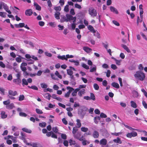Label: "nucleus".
<instances>
[{
    "label": "nucleus",
    "instance_id": "nucleus-10",
    "mask_svg": "<svg viewBox=\"0 0 147 147\" xmlns=\"http://www.w3.org/2000/svg\"><path fill=\"white\" fill-rule=\"evenodd\" d=\"M96 71V66L95 65L91 66L90 67V72H95Z\"/></svg>",
    "mask_w": 147,
    "mask_h": 147
},
{
    "label": "nucleus",
    "instance_id": "nucleus-51",
    "mask_svg": "<svg viewBox=\"0 0 147 147\" xmlns=\"http://www.w3.org/2000/svg\"><path fill=\"white\" fill-rule=\"evenodd\" d=\"M36 113L38 114H42L43 113L42 111L38 109H36Z\"/></svg>",
    "mask_w": 147,
    "mask_h": 147
},
{
    "label": "nucleus",
    "instance_id": "nucleus-39",
    "mask_svg": "<svg viewBox=\"0 0 147 147\" xmlns=\"http://www.w3.org/2000/svg\"><path fill=\"white\" fill-rule=\"evenodd\" d=\"M69 5H67L64 7V11L66 12H68L69 11Z\"/></svg>",
    "mask_w": 147,
    "mask_h": 147
},
{
    "label": "nucleus",
    "instance_id": "nucleus-20",
    "mask_svg": "<svg viewBox=\"0 0 147 147\" xmlns=\"http://www.w3.org/2000/svg\"><path fill=\"white\" fill-rule=\"evenodd\" d=\"M66 57V55H63L62 56H61L60 55H59L57 57V58L59 59H61L62 60H67V58Z\"/></svg>",
    "mask_w": 147,
    "mask_h": 147
},
{
    "label": "nucleus",
    "instance_id": "nucleus-21",
    "mask_svg": "<svg viewBox=\"0 0 147 147\" xmlns=\"http://www.w3.org/2000/svg\"><path fill=\"white\" fill-rule=\"evenodd\" d=\"M111 85L114 87L116 88H119V84L117 83L113 82L111 84Z\"/></svg>",
    "mask_w": 147,
    "mask_h": 147
},
{
    "label": "nucleus",
    "instance_id": "nucleus-57",
    "mask_svg": "<svg viewBox=\"0 0 147 147\" xmlns=\"http://www.w3.org/2000/svg\"><path fill=\"white\" fill-rule=\"evenodd\" d=\"M81 134L80 133H78L77 134H74L73 135V136L74 137L77 139V138L75 136L78 137V138H79L81 136Z\"/></svg>",
    "mask_w": 147,
    "mask_h": 147
},
{
    "label": "nucleus",
    "instance_id": "nucleus-46",
    "mask_svg": "<svg viewBox=\"0 0 147 147\" xmlns=\"http://www.w3.org/2000/svg\"><path fill=\"white\" fill-rule=\"evenodd\" d=\"M24 98V96L23 95H20L19 97V100L21 101L23 100Z\"/></svg>",
    "mask_w": 147,
    "mask_h": 147
},
{
    "label": "nucleus",
    "instance_id": "nucleus-28",
    "mask_svg": "<svg viewBox=\"0 0 147 147\" xmlns=\"http://www.w3.org/2000/svg\"><path fill=\"white\" fill-rule=\"evenodd\" d=\"M60 15V13L59 12H56L55 14V16L56 19H60L59 16Z\"/></svg>",
    "mask_w": 147,
    "mask_h": 147
},
{
    "label": "nucleus",
    "instance_id": "nucleus-31",
    "mask_svg": "<svg viewBox=\"0 0 147 147\" xmlns=\"http://www.w3.org/2000/svg\"><path fill=\"white\" fill-rule=\"evenodd\" d=\"M131 106L132 107L136 108L137 107V105L136 103L133 101H131Z\"/></svg>",
    "mask_w": 147,
    "mask_h": 147
},
{
    "label": "nucleus",
    "instance_id": "nucleus-9",
    "mask_svg": "<svg viewBox=\"0 0 147 147\" xmlns=\"http://www.w3.org/2000/svg\"><path fill=\"white\" fill-rule=\"evenodd\" d=\"M78 114L80 116L84 117V115L86 114V113L82 109H79L78 111Z\"/></svg>",
    "mask_w": 147,
    "mask_h": 147
},
{
    "label": "nucleus",
    "instance_id": "nucleus-54",
    "mask_svg": "<svg viewBox=\"0 0 147 147\" xmlns=\"http://www.w3.org/2000/svg\"><path fill=\"white\" fill-rule=\"evenodd\" d=\"M54 9L56 11H60L61 9V8L60 6L55 7Z\"/></svg>",
    "mask_w": 147,
    "mask_h": 147
},
{
    "label": "nucleus",
    "instance_id": "nucleus-23",
    "mask_svg": "<svg viewBox=\"0 0 147 147\" xmlns=\"http://www.w3.org/2000/svg\"><path fill=\"white\" fill-rule=\"evenodd\" d=\"M34 7H35L36 9L39 11H40L41 10V7L37 3H34Z\"/></svg>",
    "mask_w": 147,
    "mask_h": 147
},
{
    "label": "nucleus",
    "instance_id": "nucleus-6",
    "mask_svg": "<svg viewBox=\"0 0 147 147\" xmlns=\"http://www.w3.org/2000/svg\"><path fill=\"white\" fill-rule=\"evenodd\" d=\"M8 94L9 95L14 96L17 94V92L16 91H13L11 90H9L8 91Z\"/></svg>",
    "mask_w": 147,
    "mask_h": 147
},
{
    "label": "nucleus",
    "instance_id": "nucleus-8",
    "mask_svg": "<svg viewBox=\"0 0 147 147\" xmlns=\"http://www.w3.org/2000/svg\"><path fill=\"white\" fill-rule=\"evenodd\" d=\"M6 108L8 109H12L15 107V106L13 103L9 104L8 105L6 106Z\"/></svg>",
    "mask_w": 147,
    "mask_h": 147
},
{
    "label": "nucleus",
    "instance_id": "nucleus-25",
    "mask_svg": "<svg viewBox=\"0 0 147 147\" xmlns=\"http://www.w3.org/2000/svg\"><path fill=\"white\" fill-rule=\"evenodd\" d=\"M74 90V91L71 94L73 96H76L77 95V92L79 91L76 88Z\"/></svg>",
    "mask_w": 147,
    "mask_h": 147
},
{
    "label": "nucleus",
    "instance_id": "nucleus-12",
    "mask_svg": "<svg viewBox=\"0 0 147 147\" xmlns=\"http://www.w3.org/2000/svg\"><path fill=\"white\" fill-rule=\"evenodd\" d=\"M32 11L31 9L26 10L25 12V14L26 15L28 16H30L32 14Z\"/></svg>",
    "mask_w": 147,
    "mask_h": 147
},
{
    "label": "nucleus",
    "instance_id": "nucleus-11",
    "mask_svg": "<svg viewBox=\"0 0 147 147\" xmlns=\"http://www.w3.org/2000/svg\"><path fill=\"white\" fill-rule=\"evenodd\" d=\"M110 10L111 12H112L113 13H115L116 14H118L119 12L117 9L115 7L113 6H110Z\"/></svg>",
    "mask_w": 147,
    "mask_h": 147
},
{
    "label": "nucleus",
    "instance_id": "nucleus-27",
    "mask_svg": "<svg viewBox=\"0 0 147 147\" xmlns=\"http://www.w3.org/2000/svg\"><path fill=\"white\" fill-rule=\"evenodd\" d=\"M77 125L78 128H79L81 126V123L80 120L79 119H77L76 120Z\"/></svg>",
    "mask_w": 147,
    "mask_h": 147
},
{
    "label": "nucleus",
    "instance_id": "nucleus-44",
    "mask_svg": "<svg viewBox=\"0 0 147 147\" xmlns=\"http://www.w3.org/2000/svg\"><path fill=\"white\" fill-rule=\"evenodd\" d=\"M16 61L18 63H20L22 61L21 57L19 56V57H17L16 58Z\"/></svg>",
    "mask_w": 147,
    "mask_h": 147
},
{
    "label": "nucleus",
    "instance_id": "nucleus-16",
    "mask_svg": "<svg viewBox=\"0 0 147 147\" xmlns=\"http://www.w3.org/2000/svg\"><path fill=\"white\" fill-rule=\"evenodd\" d=\"M13 81V82L17 84H19L21 82V80L20 78L14 79Z\"/></svg>",
    "mask_w": 147,
    "mask_h": 147
},
{
    "label": "nucleus",
    "instance_id": "nucleus-14",
    "mask_svg": "<svg viewBox=\"0 0 147 147\" xmlns=\"http://www.w3.org/2000/svg\"><path fill=\"white\" fill-rule=\"evenodd\" d=\"M92 136L94 138H98L99 136V134L98 132L96 131H94L92 134Z\"/></svg>",
    "mask_w": 147,
    "mask_h": 147
},
{
    "label": "nucleus",
    "instance_id": "nucleus-42",
    "mask_svg": "<svg viewBox=\"0 0 147 147\" xmlns=\"http://www.w3.org/2000/svg\"><path fill=\"white\" fill-rule=\"evenodd\" d=\"M6 13L3 12H0V16L3 18H5Z\"/></svg>",
    "mask_w": 147,
    "mask_h": 147
},
{
    "label": "nucleus",
    "instance_id": "nucleus-45",
    "mask_svg": "<svg viewBox=\"0 0 147 147\" xmlns=\"http://www.w3.org/2000/svg\"><path fill=\"white\" fill-rule=\"evenodd\" d=\"M51 78L55 80H58V79L55 76V75L53 73L51 74Z\"/></svg>",
    "mask_w": 147,
    "mask_h": 147
},
{
    "label": "nucleus",
    "instance_id": "nucleus-59",
    "mask_svg": "<svg viewBox=\"0 0 147 147\" xmlns=\"http://www.w3.org/2000/svg\"><path fill=\"white\" fill-rule=\"evenodd\" d=\"M52 130L53 132L55 133H57L58 132V130L57 127H53L52 128Z\"/></svg>",
    "mask_w": 147,
    "mask_h": 147
},
{
    "label": "nucleus",
    "instance_id": "nucleus-56",
    "mask_svg": "<svg viewBox=\"0 0 147 147\" xmlns=\"http://www.w3.org/2000/svg\"><path fill=\"white\" fill-rule=\"evenodd\" d=\"M115 61L117 65H120V63L121 61L122 60H118L116 59L115 60Z\"/></svg>",
    "mask_w": 147,
    "mask_h": 147
},
{
    "label": "nucleus",
    "instance_id": "nucleus-19",
    "mask_svg": "<svg viewBox=\"0 0 147 147\" xmlns=\"http://www.w3.org/2000/svg\"><path fill=\"white\" fill-rule=\"evenodd\" d=\"M113 141L116 143H117L120 144L122 143V141L121 140V139L119 137H117L116 139H114Z\"/></svg>",
    "mask_w": 147,
    "mask_h": 147
},
{
    "label": "nucleus",
    "instance_id": "nucleus-4",
    "mask_svg": "<svg viewBox=\"0 0 147 147\" xmlns=\"http://www.w3.org/2000/svg\"><path fill=\"white\" fill-rule=\"evenodd\" d=\"M67 90H68L69 91L65 94L64 96L65 97L67 98L69 97L70 94L72 91H73L74 90V89L72 88L69 86L67 87Z\"/></svg>",
    "mask_w": 147,
    "mask_h": 147
},
{
    "label": "nucleus",
    "instance_id": "nucleus-7",
    "mask_svg": "<svg viewBox=\"0 0 147 147\" xmlns=\"http://www.w3.org/2000/svg\"><path fill=\"white\" fill-rule=\"evenodd\" d=\"M107 140L105 138L102 139L100 141V144L101 145H105L107 144Z\"/></svg>",
    "mask_w": 147,
    "mask_h": 147
},
{
    "label": "nucleus",
    "instance_id": "nucleus-62",
    "mask_svg": "<svg viewBox=\"0 0 147 147\" xmlns=\"http://www.w3.org/2000/svg\"><path fill=\"white\" fill-rule=\"evenodd\" d=\"M100 117L101 118H105L107 117V115L103 113H101L100 115Z\"/></svg>",
    "mask_w": 147,
    "mask_h": 147
},
{
    "label": "nucleus",
    "instance_id": "nucleus-64",
    "mask_svg": "<svg viewBox=\"0 0 147 147\" xmlns=\"http://www.w3.org/2000/svg\"><path fill=\"white\" fill-rule=\"evenodd\" d=\"M142 104L144 107L146 108H147V104L146 103L145 101L143 100L142 102Z\"/></svg>",
    "mask_w": 147,
    "mask_h": 147
},
{
    "label": "nucleus",
    "instance_id": "nucleus-18",
    "mask_svg": "<svg viewBox=\"0 0 147 147\" xmlns=\"http://www.w3.org/2000/svg\"><path fill=\"white\" fill-rule=\"evenodd\" d=\"M66 16L67 18V22L73 20V17L71 15L69 14H67Z\"/></svg>",
    "mask_w": 147,
    "mask_h": 147
},
{
    "label": "nucleus",
    "instance_id": "nucleus-50",
    "mask_svg": "<svg viewBox=\"0 0 147 147\" xmlns=\"http://www.w3.org/2000/svg\"><path fill=\"white\" fill-rule=\"evenodd\" d=\"M41 87L42 88H47V85L45 83H42L40 84Z\"/></svg>",
    "mask_w": 147,
    "mask_h": 147
},
{
    "label": "nucleus",
    "instance_id": "nucleus-41",
    "mask_svg": "<svg viewBox=\"0 0 147 147\" xmlns=\"http://www.w3.org/2000/svg\"><path fill=\"white\" fill-rule=\"evenodd\" d=\"M82 65L83 67L86 69H89V67L88 65H86V64L84 63H82Z\"/></svg>",
    "mask_w": 147,
    "mask_h": 147
},
{
    "label": "nucleus",
    "instance_id": "nucleus-49",
    "mask_svg": "<svg viewBox=\"0 0 147 147\" xmlns=\"http://www.w3.org/2000/svg\"><path fill=\"white\" fill-rule=\"evenodd\" d=\"M86 86L85 85H80L79 86L78 88H77L78 90V91H79V90L81 88H85L86 87Z\"/></svg>",
    "mask_w": 147,
    "mask_h": 147
},
{
    "label": "nucleus",
    "instance_id": "nucleus-17",
    "mask_svg": "<svg viewBox=\"0 0 147 147\" xmlns=\"http://www.w3.org/2000/svg\"><path fill=\"white\" fill-rule=\"evenodd\" d=\"M121 46L128 53H130V51L126 45L122 44L121 45Z\"/></svg>",
    "mask_w": 147,
    "mask_h": 147
},
{
    "label": "nucleus",
    "instance_id": "nucleus-52",
    "mask_svg": "<svg viewBox=\"0 0 147 147\" xmlns=\"http://www.w3.org/2000/svg\"><path fill=\"white\" fill-rule=\"evenodd\" d=\"M121 132H118V133H111V134L112 135H115L116 136H119L121 135L122 134Z\"/></svg>",
    "mask_w": 147,
    "mask_h": 147
},
{
    "label": "nucleus",
    "instance_id": "nucleus-2",
    "mask_svg": "<svg viewBox=\"0 0 147 147\" xmlns=\"http://www.w3.org/2000/svg\"><path fill=\"white\" fill-rule=\"evenodd\" d=\"M89 13L92 16H96L97 12L96 9L93 7L90 8L88 10Z\"/></svg>",
    "mask_w": 147,
    "mask_h": 147
},
{
    "label": "nucleus",
    "instance_id": "nucleus-34",
    "mask_svg": "<svg viewBox=\"0 0 147 147\" xmlns=\"http://www.w3.org/2000/svg\"><path fill=\"white\" fill-rule=\"evenodd\" d=\"M69 142L70 146L74 145L76 144V142L74 140H73L72 139H70L69 140Z\"/></svg>",
    "mask_w": 147,
    "mask_h": 147
},
{
    "label": "nucleus",
    "instance_id": "nucleus-13",
    "mask_svg": "<svg viewBox=\"0 0 147 147\" xmlns=\"http://www.w3.org/2000/svg\"><path fill=\"white\" fill-rule=\"evenodd\" d=\"M85 93V90L82 89L81 90H80L78 91V94L80 96H82V95L84 94Z\"/></svg>",
    "mask_w": 147,
    "mask_h": 147
},
{
    "label": "nucleus",
    "instance_id": "nucleus-35",
    "mask_svg": "<svg viewBox=\"0 0 147 147\" xmlns=\"http://www.w3.org/2000/svg\"><path fill=\"white\" fill-rule=\"evenodd\" d=\"M90 100L92 99L93 100H95V96L94 94L92 93H90Z\"/></svg>",
    "mask_w": 147,
    "mask_h": 147
},
{
    "label": "nucleus",
    "instance_id": "nucleus-63",
    "mask_svg": "<svg viewBox=\"0 0 147 147\" xmlns=\"http://www.w3.org/2000/svg\"><path fill=\"white\" fill-rule=\"evenodd\" d=\"M112 22L116 26H119L120 25L115 20H113Z\"/></svg>",
    "mask_w": 147,
    "mask_h": 147
},
{
    "label": "nucleus",
    "instance_id": "nucleus-32",
    "mask_svg": "<svg viewBox=\"0 0 147 147\" xmlns=\"http://www.w3.org/2000/svg\"><path fill=\"white\" fill-rule=\"evenodd\" d=\"M77 127H74L72 131V133L73 134V135H74V134H75L77 132V131H78V129H77Z\"/></svg>",
    "mask_w": 147,
    "mask_h": 147
},
{
    "label": "nucleus",
    "instance_id": "nucleus-33",
    "mask_svg": "<svg viewBox=\"0 0 147 147\" xmlns=\"http://www.w3.org/2000/svg\"><path fill=\"white\" fill-rule=\"evenodd\" d=\"M28 87L29 88H31L34 90H38L37 87L35 85L32 86H28Z\"/></svg>",
    "mask_w": 147,
    "mask_h": 147
},
{
    "label": "nucleus",
    "instance_id": "nucleus-48",
    "mask_svg": "<svg viewBox=\"0 0 147 147\" xmlns=\"http://www.w3.org/2000/svg\"><path fill=\"white\" fill-rule=\"evenodd\" d=\"M32 147H41L39 144L36 143H33L32 145Z\"/></svg>",
    "mask_w": 147,
    "mask_h": 147
},
{
    "label": "nucleus",
    "instance_id": "nucleus-58",
    "mask_svg": "<svg viewBox=\"0 0 147 147\" xmlns=\"http://www.w3.org/2000/svg\"><path fill=\"white\" fill-rule=\"evenodd\" d=\"M60 3L61 6H63L65 3V1L64 0H60L59 2Z\"/></svg>",
    "mask_w": 147,
    "mask_h": 147
},
{
    "label": "nucleus",
    "instance_id": "nucleus-1",
    "mask_svg": "<svg viewBox=\"0 0 147 147\" xmlns=\"http://www.w3.org/2000/svg\"><path fill=\"white\" fill-rule=\"evenodd\" d=\"M135 77L141 81H143L145 78V75L143 73L138 71L136 72L134 75Z\"/></svg>",
    "mask_w": 147,
    "mask_h": 147
},
{
    "label": "nucleus",
    "instance_id": "nucleus-29",
    "mask_svg": "<svg viewBox=\"0 0 147 147\" xmlns=\"http://www.w3.org/2000/svg\"><path fill=\"white\" fill-rule=\"evenodd\" d=\"M22 84L23 86L24 85H27L28 84L27 80L23 78L22 80Z\"/></svg>",
    "mask_w": 147,
    "mask_h": 147
},
{
    "label": "nucleus",
    "instance_id": "nucleus-40",
    "mask_svg": "<svg viewBox=\"0 0 147 147\" xmlns=\"http://www.w3.org/2000/svg\"><path fill=\"white\" fill-rule=\"evenodd\" d=\"M46 125L47 124L45 122H42L39 123V125L42 127H45L46 126Z\"/></svg>",
    "mask_w": 147,
    "mask_h": 147
},
{
    "label": "nucleus",
    "instance_id": "nucleus-5",
    "mask_svg": "<svg viewBox=\"0 0 147 147\" xmlns=\"http://www.w3.org/2000/svg\"><path fill=\"white\" fill-rule=\"evenodd\" d=\"M2 5L3 7L4 8V9L9 14H11V12L9 9L8 7L7 6V4L3 2L2 4Z\"/></svg>",
    "mask_w": 147,
    "mask_h": 147
},
{
    "label": "nucleus",
    "instance_id": "nucleus-38",
    "mask_svg": "<svg viewBox=\"0 0 147 147\" xmlns=\"http://www.w3.org/2000/svg\"><path fill=\"white\" fill-rule=\"evenodd\" d=\"M55 74L56 76H57L60 79H61L62 78V77L59 74V73L58 71H56Z\"/></svg>",
    "mask_w": 147,
    "mask_h": 147
},
{
    "label": "nucleus",
    "instance_id": "nucleus-24",
    "mask_svg": "<svg viewBox=\"0 0 147 147\" xmlns=\"http://www.w3.org/2000/svg\"><path fill=\"white\" fill-rule=\"evenodd\" d=\"M83 49L87 53H89L92 50L91 49L87 47H84Z\"/></svg>",
    "mask_w": 147,
    "mask_h": 147
},
{
    "label": "nucleus",
    "instance_id": "nucleus-22",
    "mask_svg": "<svg viewBox=\"0 0 147 147\" xmlns=\"http://www.w3.org/2000/svg\"><path fill=\"white\" fill-rule=\"evenodd\" d=\"M44 96L45 98L48 99L49 100H50L51 97L50 94L48 93L45 94L44 95Z\"/></svg>",
    "mask_w": 147,
    "mask_h": 147
},
{
    "label": "nucleus",
    "instance_id": "nucleus-37",
    "mask_svg": "<svg viewBox=\"0 0 147 147\" xmlns=\"http://www.w3.org/2000/svg\"><path fill=\"white\" fill-rule=\"evenodd\" d=\"M81 130L84 132H86L88 131V129L85 127H82L81 128Z\"/></svg>",
    "mask_w": 147,
    "mask_h": 147
},
{
    "label": "nucleus",
    "instance_id": "nucleus-26",
    "mask_svg": "<svg viewBox=\"0 0 147 147\" xmlns=\"http://www.w3.org/2000/svg\"><path fill=\"white\" fill-rule=\"evenodd\" d=\"M22 130L24 131L25 132L28 133H31L32 132V131L30 129L26 128H22Z\"/></svg>",
    "mask_w": 147,
    "mask_h": 147
},
{
    "label": "nucleus",
    "instance_id": "nucleus-15",
    "mask_svg": "<svg viewBox=\"0 0 147 147\" xmlns=\"http://www.w3.org/2000/svg\"><path fill=\"white\" fill-rule=\"evenodd\" d=\"M1 118L3 119L6 118L7 116V115L6 114L5 112L4 111L1 112Z\"/></svg>",
    "mask_w": 147,
    "mask_h": 147
},
{
    "label": "nucleus",
    "instance_id": "nucleus-61",
    "mask_svg": "<svg viewBox=\"0 0 147 147\" xmlns=\"http://www.w3.org/2000/svg\"><path fill=\"white\" fill-rule=\"evenodd\" d=\"M61 138L64 140H65L67 138V136L65 134H61Z\"/></svg>",
    "mask_w": 147,
    "mask_h": 147
},
{
    "label": "nucleus",
    "instance_id": "nucleus-53",
    "mask_svg": "<svg viewBox=\"0 0 147 147\" xmlns=\"http://www.w3.org/2000/svg\"><path fill=\"white\" fill-rule=\"evenodd\" d=\"M142 21V19H140V18L139 16H138L137 17V25H138L139 23L140 22H141Z\"/></svg>",
    "mask_w": 147,
    "mask_h": 147
},
{
    "label": "nucleus",
    "instance_id": "nucleus-47",
    "mask_svg": "<svg viewBox=\"0 0 147 147\" xmlns=\"http://www.w3.org/2000/svg\"><path fill=\"white\" fill-rule=\"evenodd\" d=\"M5 90L2 88L0 87V93L1 94L3 95L5 94Z\"/></svg>",
    "mask_w": 147,
    "mask_h": 147
},
{
    "label": "nucleus",
    "instance_id": "nucleus-43",
    "mask_svg": "<svg viewBox=\"0 0 147 147\" xmlns=\"http://www.w3.org/2000/svg\"><path fill=\"white\" fill-rule=\"evenodd\" d=\"M67 74L69 76H71L73 74V71H72L71 69H67Z\"/></svg>",
    "mask_w": 147,
    "mask_h": 147
},
{
    "label": "nucleus",
    "instance_id": "nucleus-55",
    "mask_svg": "<svg viewBox=\"0 0 147 147\" xmlns=\"http://www.w3.org/2000/svg\"><path fill=\"white\" fill-rule=\"evenodd\" d=\"M94 87L95 90H98L99 88V86L96 84H94Z\"/></svg>",
    "mask_w": 147,
    "mask_h": 147
},
{
    "label": "nucleus",
    "instance_id": "nucleus-36",
    "mask_svg": "<svg viewBox=\"0 0 147 147\" xmlns=\"http://www.w3.org/2000/svg\"><path fill=\"white\" fill-rule=\"evenodd\" d=\"M10 101L9 99H8L7 100L4 101L3 102L4 105L7 106L10 103Z\"/></svg>",
    "mask_w": 147,
    "mask_h": 147
},
{
    "label": "nucleus",
    "instance_id": "nucleus-30",
    "mask_svg": "<svg viewBox=\"0 0 147 147\" xmlns=\"http://www.w3.org/2000/svg\"><path fill=\"white\" fill-rule=\"evenodd\" d=\"M61 18L60 20L61 22H63L65 21L67 22L66 18L65 16H61Z\"/></svg>",
    "mask_w": 147,
    "mask_h": 147
},
{
    "label": "nucleus",
    "instance_id": "nucleus-60",
    "mask_svg": "<svg viewBox=\"0 0 147 147\" xmlns=\"http://www.w3.org/2000/svg\"><path fill=\"white\" fill-rule=\"evenodd\" d=\"M19 115L20 116L22 117H26L27 115L25 113L23 112H20L19 113Z\"/></svg>",
    "mask_w": 147,
    "mask_h": 147
},
{
    "label": "nucleus",
    "instance_id": "nucleus-3",
    "mask_svg": "<svg viewBox=\"0 0 147 147\" xmlns=\"http://www.w3.org/2000/svg\"><path fill=\"white\" fill-rule=\"evenodd\" d=\"M126 137L127 138H131L132 137H134L137 136V133L134 131H132L131 133H128L126 134Z\"/></svg>",
    "mask_w": 147,
    "mask_h": 147
}]
</instances>
